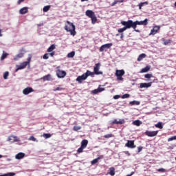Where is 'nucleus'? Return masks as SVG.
<instances>
[{
    "instance_id": "obj_1",
    "label": "nucleus",
    "mask_w": 176,
    "mask_h": 176,
    "mask_svg": "<svg viewBox=\"0 0 176 176\" xmlns=\"http://www.w3.org/2000/svg\"><path fill=\"white\" fill-rule=\"evenodd\" d=\"M65 30L67 31V32H70V35L72 36H75V35H76V31H75V25H74V23H71L69 21H66Z\"/></svg>"
},
{
    "instance_id": "obj_2",
    "label": "nucleus",
    "mask_w": 176,
    "mask_h": 176,
    "mask_svg": "<svg viewBox=\"0 0 176 176\" xmlns=\"http://www.w3.org/2000/svg\"><path fill=\"white\" fill-rule=\"evenodd\" d=\"M89 76H91V78L94 77V73L93 72H91L90 70H87L85 73H84L82 75L79 76L76 78V82L79 83H82L83 80H86Z\"/></svg>"
},
{
    "instance_id": "obj_3",
    "label": "nucleus",
    "mask_w": 176,
    "mask_h": 176,
    "mask_svg": "<svg viewBox=\"0 0 176 176\" xmlns=\"http://www.w3.org/2000/svg\"><path fill=\"white\" fill-rule=\"evenodd\" d=\"M129 23H131V26L132 28H137V25H148V19H145L144 21H133V20H129Z\"/></svg>"
},
{
    "instance_id": "obj_4",
    "label": "nucleus",
    "mask_w": 176,
    "mask_h": 176,
    "mask_svg": "<svg viewBox=\"0 0 176 176\" xmlns=\"http://www.w3.org/2000/svg\"><path fill=\"white\" fill-rule=\"evenodd\" d=\"M121 24L122 25H124L123 28L118 29V32L120 34H123V32H124V31H126V30H130V28H132L131 27V23H130V21H121Z\"/></svg>"
},
{
    "instance_id": "obj_5",
    "label": "nucleus",
    "mask_w": 176,
    "mask_h": 176,
    "mask_svg": "<svg viewBox=\"0 0 176 176\" xmlns=\"http://www.w3.org/2000/svg\"><path fill=\"white\" fill-rule=\"evenodd\" d=\"M85 14L87 16V17H89V19H91L92 24H96L97 22V16H96V14L94 12H93V10H87L85 12Z\"/></svg>"
},
{
    "instance_id": "obj_6",
    "label": "nucleus",
    "mask_w": 176,
    "mask_h": 176,
    "mask_svg": "<svg viewBox=\"0 0 176 176\" xmlns=\"http://www.w3.org/2000/svg\"><path fill=\"white\" fill-rule=\"evenodd\" d=\"M101 67L100 63L95 64L94 67V75H102V72H100V67Z\"/></svg>"
},
{
    "instance_id": "obj_7",
    "label": "nucleus",
    "mask_w": 176,
    "mask_h": 176,
    "mask_svg": "<svg viewBox=\"0 0 176 176\" xmlns=\"http://www.w3.org/2000/svg\"><path fill=\"white\" fill-rule=\"evenodd\" d=\"M112 46V43H107L104 45H102L99 51L100 52H107L108 50V49H109V47H111Z\"/></svg>"
},
{
    "instance_id": "obj_8",
    "label": "nucleus",
    "mask_w": 176,
    "mask_h": 176,
    "mask_svg": "<svg viewBox=\"0 0 176 176\" xmlns=\"http://www.w3.org/2000/svg\"><path fill=\"white\" fill-rule=\"evenodd\" d=\"M159 30H160V26H159V25L153 26V29L151 30V32L148 35L149 36L156 35V34H157V32L159 31Z\"/></svg>"
},
{
    "instance_id": "obj_9",
    "label": "nucleus",
    "mask_w": 176,
    "mask_h": 176,
    "mask_svg": "<svg viewBox=\"0 0 176 176\" xmlns=\"http://www.w3.org/2000/svg\"><path fill=\"white\" fill-rule=\"evenodd\" d=\"M157 133H159L158 131H146L145 134L146 135H148V137H156V135H157Z\"/></svg>"
},
{
    "instance_id": "obj_10",
    "label": "nucleus",
    "mask_w": 176,
    "mask_h": 176,
    "mask_svg": "<svg viewBox=\"0 0 176 176\" xmlns=\"http://www.w3.org/2000/svg\"><path fill=\"white\" fill-rule=\"evenodd\" d=\"M31 58H32V56L31 55H29L27 61H25L23 63V68H25L28 67V68H30V63H31Z\"/></svg>"
},
{
    "instance_id": "obj_11",
    "label": "nucleus",
    "mask_w": 176,
    "mask_h": 176,
    "mask_svg": "<svg viewBox=\"0 0 176 176\" xmlns=\"http://www.w3.org/2000/svg\"><path fill=\"white\" fill-rule=\"evenodd\" d=\"M56 75L58 78H65V76L67 75V72L63 70H57Z\"/></svg>"
},
{
    "instance_id": "obj_12",
    "label": "nucleus",
    "mask_w": 176,
    "mask_h": 176,
    "mask_svg": "<svg viewBox=\"0 0 176 176\" xmlns=\"http://www.w3.org/2000/svg\"><path fill=\"white\" fill-rule=\"evenodd\" d=\"M34 89L32 87H28L27 88H25L23 91V94L25 96H28L30 93H33Z\"/></svg>"
},
{
    "instance_id": "obj_13",
    "label": "nucleus",
    "mask_w": 176,
    "mask_h": 176,
    "mask_svg": "<svg viewBox=\"0 0 176 176\" xmlns=\"http://www.w3.org/2000/svg\"><path fill=\"white\" fill-rule=\"evenodd\" d=\"M152 86V82H142L140 83V89H148Z\"/></svg>"
},
{
    "instance_id": "obj_14",
    "label": "nucleus",
    "mask_w": 176,
    "mask_h": 176,
    "mask_svg": "<svg viewBox=\"0 0 176 176\" xmlns=\"http://www.w3.org/2000/svg\"><path fill=\"white\" fill-rule=\"evenodd\" d=\"M128 148H133L135 147V145H134V141L133 140H129L127 143L125 144Z\"/></svg>"
},
{
    "instance_id": "obj_15",
    "label": "nucleus",
    "mask_w": 176,
    "mask_h": 176,
    "mask_svg": "<svg viewBox=\"0 0 176 176\" xmlns=\"http://www.w3.org/2000/svg\"><path fill=\"white\" fill-rule=\"evenodd\" d=\"M105 90V88L102 87H98V89H96L92 91L93 94H98V93H101L102 91H104Z\"/></svg>"
},
{
    "instance_id": "obj_16",
    "label": "nucleus",
    "mask_w": 176,
    "mask_h": 176,
    "mask_svg": "<svg viewBox=\"0 0 176 176\" xmlns=\"http://www.w3.org/2000/svg\"><path fill=\"white\" fill-rule=\"evenodd\" d=\"M124 123V120H118L115 119L114 120L112 121L111 124H123Z\"/></svg>"
},
{
    "instance_id": "obj_17",
    "label": "nucleus",
    "mask_w": 176,
    "mask_h": 176,
    "mask_svg": "<svg viewBox=\"0 0 176 176\" xmlns=\"http://www.w3.org/2000/svg\"><path fill=\"white\" fill-rule=\"evenodd\" d=\"M8 141L10 142H16L19 141V138H17L16 136L11 135L8 138Z\"/></svg>"
},
{
    "instance_id": "obj_18",
    "label": "nucleus",
    "mask_w": 176,
    "mask_h": 176,
    "mask_svg": "<svg viewBox=\"0 0 176 176\" xmlns=\"http://www.w3.org/2000/svg\"><path fill=\"white\" fill-rule=\"evenodd\" d=\"M124 75V70L121 69V70H116V76H123Z\"/></svg>"
},
{
    "instance_id": "obj_19",
    "label": "nucleus",
    "mask_w": 176,
    "mask_h": 176,
    "mask_svg": "<svg viewBox=\"0 0 176 176\" xmlns=\"http://www.w3.org/2000/svg\"><path fill=\"white\" fill-rule=\"evenodd\" d=\"M41 79H43L44 82H46V80H52V75L47 74L46 76H44Z\"/></svg>"
},
{
    "instance_id": "obj_20",
    "label": "nucleus",
    "mask_w": 176,
    "mask_h": 176,
    "mask_svg": "<svg viewBox=\"0 0 176 176\" xmlns=\"http://www.w3.org/2000/svg\"><path fill=\"white\" fill-rule=\"evenodd\" d=\"M89 144V141L87 140H83L81 142V147L82 148H86V146H87V144Z\"/></svg>"
},
{
    "instance_id": "obj_21",
    "label": "nucleus",
    "mask_w": 176,
    "mask_h": 176,
    "mask_svg": "<svg viewBox=\"0 0 176 176\" xmlns=\"http://www.w3.org/2000/svg\"><path fill=\"white\" fill-rule=\"evenodd\" d=\"M142 123V121L140 120H136L135 121H133L132 122V124H133V126H141V124Z\"/></svg>"
},
{
    "instance_id": "obj_22",
    "label": "nucleus",
    "mask_w": 176,
    "mask_h": 176,
    "mask_svg": "<svg viewBox=\"0 0 176 176\" xmlns=\"http://www.w3.org/2000/svg\"><path fill=\"white\" fill-rule=\"evenodd\" d=\"M54 49H56V45L52 44L48 47L47 52H48V53H52Z\"/></svg>"
},
{
    "instance_id": "obj_23",
    "label": "nucleus",
    "mask_w": 176,
    "mask_h": 176,
    "mask_svg": "<svg viewBox=\"0 0 176 176\" xmlns=\"http://www.w3.org/2000/svg\"><path fill=\"white\" fill-rule=\"evenodd\" d=\"M151 69V66H146L144 68L142 69L140 71L141 74H144L145 72H148Z\"/></svg>"
},
{
    "instance_id": "obj_24",
    "label": "nucleus",
    "mask_w": 176,
    "mask_h": 176,
    "mask_svg": "<svg viewBox=\"0 0 176 176\" xmlns=\"http://www.w3.org/2000/svg\"><path fill=\"white\" fill-rule=\"evenodd\" d=\"M145 57H146V54H140L138 58V61H142V60H144Z\"/></svg>"
},
{
    "instance_id": "obj_25",
    "label": "nucleus",
    "mask_w": 176,
    "mask_h": 176,
    "mask_svg": "<svg viewBox=\"0 0 176 176\" xmlns=\"http://www.w3.org/2000/svg\"><path fill=\"white\" fill-rule=\"evenodd\" d=\"M129 104H130V105H140V104H141V102L138 100H133V101L129 102Z\"/></svg>"
},
{
    "instance_id": "obj_26",
    "label": "nucleus",
    "mask_w": 176,
    "mask_h": 176,
    "mask_svg": "<svg viewBox=\"0 0 176 176\" xmlns=\"http://www.w3.org/2000/svg\"><path fill=\"white\" fill-rule=\"evenodd\" d=\"M49 10H50V6H45L43 8V12H44V13H46V12H49Z\"/></svg>"
},
{
    "instance_id": "obj_27",
    "label": "nucleus",
    "mask_w": 176,
    "mask_h": 176,
    "mask_svg": "<svg viewBox=\"0 0 176 176\" xmlns=\"http://www.w3.org/2000/svg\"><path fill=\"white\" fill-rule=\"evenodd\" d=\"M162 42H164V45H165V46H167V45L171 43V41L170 39L166 40L164 38H162Z\"/></svg>"
},
{
    "instance_id": "obj_28",
    "label": "nucleus",
    "mask_w": 176,
    "mask_h": 176,
    "mask_svg": "<svg viewBox=\"0 0 176 176\" xmlns=\"http://www.w3.org/2000/svg\"><path fill=\"white\" fill-rule=\"evenodd\" d=\"M110 172L109 173V174H110L111 176H113L115 175V168L111 167L109 168Z\"/></svg>"
},
{
    "instance_id": "obj_29",
    "label": "nucleus",
    "mask_w": 176,
    "mask_h": 176,
    "mask_svg": "<svg viewBox=\"0 0 176 176\" xmlns=\"http://www.w3.org/2000/svg\"><path fill=\"white\" fill-rule=\"evenodd\" d=\"M75 56V52H71L70 53H69L68 54H67V57H68V58H73V57H74Z\"/></svg>"
},
{
    "instance_id": "obj_30",
    "label": "nucleus",
    "mask_w": 176,
    "mask_h": 176,
    "mask_svg": "<svg viewBox=\"0 0 176 176\" xmlns=\"http://www.w3.org/2000/svg\"><path fill=\"white\" fill-rule=\"evenodd\" d=\"M16 69H15V72H17V71H19V69H23V63H21L20 65H16Z\"/></svg>"
},
{
    "instance_id": "obj_31",
    "label": "nucleus",
    "mask_w": 176,
    "mask_h": 176,
    "mask_svg": "<svg viewBox=\"0 0 176 176\" xmlns=\"http://www.w3.org/2000/svg\"><path fill=\"white\" fill-rule=\"evenodd\" d=\"M157 129H163V122H159L155 125Z\"/></svg>"
},
{
    "instance_id": "obj_32",
    "label": "nucleus",
    "mask_w": 176,
    "mask_h": 176,
    "mask_svg": "<svg viewBox=\"0 0 176 176\" xmlns=\"http://www.w3.org/2000/svg\"><path fill=\"white\" fill-rule=\"evenodd\" d=\"M6 57H8V53L5 52V51L3 52V54L1 57V61H3L4 58H6Z\"/></svg>"
},
{
    "instance_id": "obj_33",
    "label": "nucleus",
    "mask_w": 176,
    "mask_h": 176,
    "mask_svg": "<svg viewBox=\"0 0 176 176\" xmlns=\"http://www.w3.org/2000/svg\"><path fill=\"white\" fill-rule=\"evenodd\" d=\"M144 5H148V1L142 2V3H140V4H138L140 10H141V9L142 8V6H144Z\"/></svg>"
},
{
    "instance_id": "obj_34",
    "label": "nucleus",
    "mask_w": 176,
    "mask_h": 176,
    "mask_svg": "<svg viewBox=\"0 0 176 176\" xmlns=\"http://www.w3.org/2000/svg\"><path fill=\"white\" fill-rule=\"evenodd\" d=\"M16 175V173H8L4 175H0V176H14Z\"/></svg>"
},
{
    "instance_id": "obj_35",
    "label": "nucleus",
    "mask_w": 176,
    "mask_h": 176,
    "mask_svg": "<svg viewBox=\"0 0 176 176\" xmlns=\"http://www.w3.org/2000/svg\"><path fill=\"white\" fill-rule=\"evenodd\" d=\"M16 159H23V153H19L15 156Z\"/></svg>"
},
{
    "instance_id": "obj_36",
    "label": "nucleus",
    "mask_w": 176,
    "mask_h": 176,
    "mask_svg": "<svg viewBox=\"0 0 176 176\" xmlns=\"http://www.w3.org/2000/svg\"><path fill=\"white\" fill-rule=\"evenodd\" d=\"M101 159V157H98L96 159H94V160L91 161V164H96V163H98V161Z\"/></svg>"
},
{
    "instance_id": "obj_37",
    "label": "nucleus",
    "mask_w": 176,
    "mask_h": 176,
    "mask_svg": "<svg viewBox=\"0 0 176 176\" xmlns=\"http://www.w3.org/2000/svg\"><path fill=\"white\" fill-rule=\"evenodd\" d=\"M82 129V126H74L73 128L74 131H78V130H80Z\"/></svg>"
},
{
    "instance_id": "obj_38",
    "label": "nucleus",
    "mask_w": 176,
    "mask_h": 176,
    "mask_svg": "<svg viewBox=\"0 0 176 176\" xmlns=\"http://www.w3.org/2000/svg\"><path fill=\"white\" fill-rule=\"evenodd\" d=\"M43 137H44V138L47 139V138H50V137H52V135L50 133H44L43 135Z\"/></svg>"
},
{
    "instance_id": "obj_39",
    "label": "nucleus",
    "mask_w": 176,
    "mask_h": 176,
    "mask_svg": "<svg viewBox=\"0 0 176 176\" xmlns=\"http://www.w3.org/2000/svg\"><path fill=\"white\" fill-rule=\"evenodd\" d=\"M29 140H30V141H33L34 142H38V140L34 136H30L29 138Z\"/></svg>"
},
{
    "instance_id": "obj_40",
    "label": "nucleus",
    "mask_w": 176,
    "mask_h": 176,
    "mask_svg": "<svg viewBox=\"0 0 176 176\" xmlns=\"http://www.w3.org/2000/svg\"><path fill=\"white\" fill-rule=\"evenodd\" d=\"M144 78H146V79H151V78H153V76L152 74H147L144 75Z\"/></svg>"
},
{
    "instance_id": "obj_41",
    "label": "nucleus",
    "mask_w": 176,
    "mask_h": 176,
    "mask_svg": "<svg viewBox=\"0 0 176 176\" xmlns=\"http://www.w3.org/2000/svg\"><path fill=\"white\" fill-rule=\"evenodd\" d=\"M176 140V136H172L168 139V142H170L171 141Z\"/></svg>"
},
{
    "instance_id": "obj_42",
    "label": "nucleus",
    "mask_w": 176,
    "mask_h": 176,
    "mask_svg": "<svg viewBox=\"0 0 176 176\" xmlns=\"http://www.w3.org/2000/svg\"><path fill=\"white\" fill-rule=\"evenodd\" d=\"M104 138H111V137H113V135L112 133H109L107 135H104Z\"/></svg>"
},
{
    "instance_id": "obj_43",
    "label": "nucleus",
    "mask_w": 176,
    "mask_h": 176,
    "mask_svg": "<svg viewBox=\"0 0 176 176\" xmlns=\"http://www.w3.org/2000/svg\"><path fill=\"white\" fill-rule=\"evenodd\" d=\"M129 97H130V94H125L124 95L122 96L121 98L124 99V98H129Z\"/></svg>"
},
{
    "instance_id": "obj_44",
    "label": "nucleus",
    "mask_w": 176,
    "mask_h": 176,
    "mask_svg": "<svg viewBox=\"0 0 176 176\" xmlns=\"http://www.w3.org/2000/svg\"><path fill=\"white\" fill-rule=\"evenodd\" d=\"M28 12V8L27 7H23V14H25Z\"/></svg>"
},
{
    "instance_id": "obj_45",
    "label": "nucleus",
    "mask_w": 176,
    "mask_h": 176,
    "mask_svg": "<svg viewBox=\"0 0 176 176\" xmlns=\"http://www.w3.org/2000/svg\"><path fill=\"white\" fill-rule=\"evenodd\" d=\"M8 76H9V72H6L3 74V78H4V79H8Z\"/></svg>"
},
{
    "instance_id": "obj_46",
    "label": "nucleus",
    "mask_w": 176,
    "mask_h": 176,
    "mask_svg": "<svg viewBox=\"0 0 176 176\" xmlns=\"http://www.w3.org/2000/svg\"><path fill=\"white\" fill-rule=\"evenodd\" d=\"M83 149H85L84 147H82V146H80V147L77 150V152H78V153H82V152H83Z\"/></svg>"
},
{
    "instance_id": "obj_47",
    "label": "nucleus",
    "mask_w": 176,
    "mask_h": 176,
    "mask_svg": "<svg viewBox=\"0 0 176 176\" xmlns=\"http://www.w3.org/2000/svg\"><path fill=\"white\" fill-rule=\"evenodd\" d=\"M43 60H47L49 58V54H45L43 56Z\"/></svg>"
},
{
    "instance_id": "obj_48",
    "label": "nucleus",
    "mask_w": 176,
    "mask_h": 176,
    "mask_svg": "<svg viewBox=\"0 0 176 176\" xmlns=\"http://www.w3.org/2000/svg\"><path fill=\"white\" fill-rule=\"evenodd\" d=\"M61 90H63V88L60 87H58L55 89H54V91H61Z\"/></svg>"
},
{
    "instance_id": "obj_49",
    "label": "nucleus",
    "mask_w": 176,
    "mask_h": 176,
    "mask_svg": "<svg viewBox=\"0 0 176 176\" xmlns=\"http://www.w3.org/2000/svg\"><path fill=\"white\" fill-rule=\"evenodd\" d=\"M118 2L120 3H122V2H124V0H116L114 1L113 5H116V3H118Z\"/></svg>"
},
{
    "instance_id": "obj_50",
    "label": "nucleus",
    "mask_w": 176,
    "mask_h": 176,
    "mask_svg": "<svg viewBox=\"0 0 176 176\" xmlns=\"http://www.w3.org/2000/svg\"><path fill=\"white\" fill-rule=\"evenodd\" d=\"M23 57V55L21 54H18L15 58L14 60H17L18 58H21Z\"/></svg>"
},
{
    "instance_id": "obj_51",
    "label": "nucleus",
    "mask_w": 176,
    "mask_h": 176,
    "mask_svg": "<svg viewBox=\"0 0 176 176\" xmlns=\"http://www.w3.org/2000/svg\"><path fill=\"white\" fill-rule=\"evenodd\" d=\"M113 98H114V100H119V98H120V96H119V95H115V96H113Z\"/></svg>"
},
{
    "instance_id": "obj_52",
    "label": "nucleus",
    "mask_w": 176,
    "mask_h": 176,
    "mask_svg": "<svg viewBox=\"0 0 176 176\" xmlns=\"http://www.w3.org/2000/svg\"><path fill=\"white\" fill-rule=\"evenodd\" d=\"M117 79H118V80H123V77H122L120 76H117Z\"/></svg>"
},
{
    "instance_id": "obj_53",
    "label": "nucleus",
    "mask_w": 176,
    "mask_h": 176,
    "mask_svg": "<svg viewBox=\"0 0 176 176\" xmlns=\"http://www.w3.org/2000/svg\"><path fill=\"white\" fill-rule=\"evenodd\" d=\"M141 151H142V146H139V147L138 148V153H140V152H141Z\"/></svg>"
},
{
    "instance_id": "obj_54",
    "label": "nucleus",
    "mask_w": 176,
    "mask_h": 176,
    "mask_svg": "<svg viewBox=\"0 0 176 176\" xmlns=\"http://www.w3.org/2000/svg\"><path fill=\"white\" fill-rule=\"evenodd\" d=\"M49 56H50L51 57H53L55 54V52H52L51 53L48 54Z\"/></svg>"
},
{
    "instance_id": "obj_55",
    "label": "nucleus",
    "mask_w": 176,
    "mask_h": 176,
    "mask_svg": "<svg viewBox=\"0 0 176 176\" xmlns=\"http://www.w3.org/2000/svg\"><path fill=\"white\" fill-rule=\"evenodd\" d=\"M158 171H159L160 173H162V172H163V171H165V170H164V168H161L158 169Z\"/></svg>"
},
{
    "instance_id": "obj_56",
    "label": "nucleus",
    "mask_w": 176,
    "mask_h": 176,
    "mask_svg": "<svg viewBox=\"0 0 176 176\" xmlns=\"http://www.w3.org/2000/svg\"><path fill=\"white\" fill-rule=\"evenodd\" d=\"M124 153H125V155L130 156V153H129V151H124Z\"/></svg>"
},
{
    "instance_id": "obj_57",
    "label": "nucleus",
    "mask_w": 176,
    "mask_h": 176,
    "mask_svg": "<svg viewBox=\"0 0 176 176\" xmlns=\"http://www.w3.org/2000/svg\"><path fill=\"white\" fill-rule=\"evenodd\" d=\"M21 2H23V0H19V1H17V4H18V5H20V3H21Z\"/></svg>"
},
{
    "instance_id": "obj_58",
    "label": "nucleus",
    "mask_w": 176,
    "mask_h": 176,
    "mask_svg": "<svg viewBox=\"0 0 176 176\" xmlns=\"http://www.w3.org/2000/svg\"><path fill=\"white\" fill-rule=\"evenodd\" d=\"M20 14H23V8H21L19 10Z\"/></svg>"
},
{
    "instance_id": "obj_59",
    "label": "nucleus",
    "mask_w": 176,
    "mask_h": 176,
    "mask_svg": "<svg viewBox=\"0 0 176 176\" xmlns=\"http://www.w3.org/2000/svg\"><path fill=\"white\" fill-rule=\"evenodd\" d=\"M135 32H140L139 30H137V28H133Z\"/></svg>"
},
{
    "instance_id": "obj_60",
    "label": "nucleus",
    "mask_w": 176,
    "mask_h": 176,
    "mask_svg": "<svg viewBox=\"0 0 176 176\" xmlns=\"http://www.w3.org/2000/svg\"><path fill=\"white\" fill-rule=\"evenodd\" d=\"M42 25H43V23L37 24V27H42Z\"/></svg>"
},
{
    "instance_id": "obj_61",
    "label": "nucleus",
    "mask_w": 176,
    "mask_h": 176,
    "mask_svg": "<svg viewBox=\"0 0 176 176\" xmlns=\"http://www.w3.org/2000/svg\"><path fill=\"white\" fill-rule=\"evenodd\" d=\"M133 174H134V172H131V174L127 175L126 176H131V175H133Z\"/></svg>"
},
{
    "instance_id": "obj_62",
    "label": "nucleus",
    "mask_w": 176,
    "mask_h": 176,
    "mask_svg": "<svg viewBox=\"0 0 176 176\" xmlns=\"http://www.w3.org/2000/svg\"><path fill=\"white\" fill-rule=\"evenodd\" d=\"M123 36H123V33H122V34H121V36H120V38H121V39H123Z\"/></svg>"
},
{
    "instance_id": "obj_63",
    "label": "nucleus",
    "mask_w": 176,
    "mask_h": 176,
    "mask_svg": "<svg viewBox=\"0 0 176 176\" xmlns=\"http://www.w3.org/2000/svg\"><path fill=\"white\" fill-rule=\"evenodd\" d=\"M2 30L0 29V36H2Z\"/></svg>"
},
{
    "instance_id": "obj_64",
    "label": "nucleus",
    "mask_w": 176,
    "mask_h": 176,
    "mask_svg": "<svg viewBox=\"0 0 176 176\" xmlns=\"http://www.w3.org/2000/svg\"><path fill=\"white\" fill-rule=\"evenodd\" d=\"M87 1H89V0H81V2H86Z\"/></svg>"
}]
</instances>
